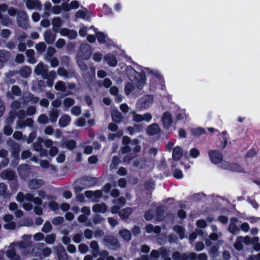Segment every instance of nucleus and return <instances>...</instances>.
Segmentation results:
<instances>
[{
  "label": "nucleus",
  "mask_w": 260,
  "mask_h": 260,
  "mask_svg": "<svg viewBox=\"0 0 260 260\" xmlns=\"http://www.w3.org/2000/svg\"><path fill=\"white\" fill-rule=\"evenodd\" d=\"M52 12L54 14H59L61 12V7L58 5H55L52 8Z\"/></svg>",
  "instance_id": "338daca9"
},
{
  "label": "nucleus",
  "mask_w": 260,
  "mask_h": 260,
  "mask_svg": "<svg viewBox=\"0 0 260 260\" xmlns=\"http://www.w3.org/2000/svg\"><path fill=\"white\" fill-rule=\"evenodd\" d=\"M174 230L179 235L180 239L184 238L185 230L182 227L179 225H176L174 227Z\"/></svg>",
  "instance_id": "e433bc0d"
},
{
  "label": "nucleus",
  "mask_w": 260,
  "mask_h": 260,
  "mask_svg": "<svg viewBox=\"0 0 260 260\" xmlns=\"http://www.w3.org/2000/svg\"><path fill=\"white\" fill-rule=\"evenodd\" d=\"M102 12L105 15H109L113 14V12L112 11V9L111 8H110L108 7V6L106 4H104L103 5V8H102Z\"/></svg>",
  "instance_id": "09e8293b"
},
{
  "label": "nucleus",
  "mask_w": 260,
  "mask_h": 260,
  "mask_svg": "<svg viewBox=\"0 0 260 260\" xmlns=\"http://www.w3.org/2000/svg\"><path fill=\"white\" fill-rule=\"evenodd\" d=\"M183 155V150L179 147L174 148L172 156L175 160H178Z\"/></svg>",
  "instance_id": "393cba45"
},
{
  "label": "nucleus",
  "mask_w": 260,
  "mask_h": 260,
  "mask_svg": "<svg viewBox=\"0 0 260 260\" xmlns=\"http://www.w3.org/2000/svg\"><path fill=\"white\" fill-rule=\"evenodd\" d=\"M145 229L147 233L154 232V233L158 234L160 232V228L159 226H153L152 224L146 225Z\"/></svg>",
  "instance_id": "c756f323"
},
{
  "label": "nucleus",
  "mask_w": 260,
  "mask_h": 260,
  "mask_svg": "<svg viewBox=\"0 0 260 260\" xmlns=\"http://www.w3.org/2000/svg\"><path fill=\"white\" fill-rule=\"evenodd\" d=\"M76 143L73 140H65L61 143L63 148H67L69 149H73L75 147Z\"/></svg>",
  "instance_id": "c85d7f7f"
},
{
  "label": "nucleus",
  "mask_w": 260,
  "mask_h": 260,
  "mask_svg": "<svg viewBox=\"0 0 260 260\" xmlns=\"http://www.w3.org/2000/svg\"><path fill=\"white\" fill-rule=\"evenodd\" d=\"M35 73L38 75H41L44 79L47 78V67L40 63L37 66Z\"/></svg>",
  "instance_id": "f8f14e48"
},
{
  "label": "nucleus",
  "mask_w": 260,
  "mask_h": 260,
  "mask_svg": "<svg viewBox=\"0 0 260 260\" xmlns=\"http://www.w3.org/2000/svg\"><path fill=\"white\" fill-rule=\"evenodd\" d=\"M79 250L82 253H85L88 250V247L85 244H81L79 246Z\"/></svg>",
  "instance_id": "0e129e2a"
},
{
  "label": "nucleus",
  "mask_w": 260,
  "mask_h": 260,
  "mask_svg": "<svg viewBox=\"0 0 260 260\" xmlns=\"http://www.w3.org/2000/svg\"><path fill=\"white\" fill-rule=\"evenodd\" d=\"M119 234L121 237L125 241H129L131 239V234L130 232L126 229H123L119 231Z\"/></svg>",
  "instance_id": "7c9ffc66"
},
{
  "label": "nucleus",
  "mask_w": 260,
  "mask_h": 260,
  "mask_svg": "<svg viewBox=\"0 0 260 260\" xmlns=\"http://www.w3.org/2000/svg\"><path fill=\"white\" fill-rule=\"evenodd\" d=\"M17 22L18 25L24 30H26L28 28V17L25 11H21L18 13Z\"/></svg>",
  "instance_id": "7ed1b4c3"
},
{
  "label": "nucleus",
  "mask_w": 260,
  "mask_h": 260,
  "mask_svg": "<svg viewBox=\"0 0 260 260\" xmlns=\"http://www.w3.org/2000/svg\"><path fill=\"white\" fill-rule=\"evenodd\" d=\"M250 239L248 236H245L244 237L238 236L234 244V247L237 250H240L243 247L242 243L247 244L250 242Z\"/></svg>",
  "instance_id": "9d476101"
},
{
  "label": "nucleus",
  "mask_w": 260,
  "mask_h": 260,
  "mask_svg": "<svg viewBox=\"0 0 260 260\" xmlns=\"http://www.w3.org/2000/svg\"><path fill=\"white\" fill-rule=\"evenodd\" d=\"M50 120L51 122H55L56 121L58 117V113L57 110H51L49 114Z\"/></svg>",
  "instance_id": "4c0bfd02"
},
{
  "label": "nucleus",
  "mask_w": 260,
  "mask_h": 260,
  "mask_svg": "<svg viewBox=\"0 0 260 260\" xmlns=\"http://www.w3.org/2000/svg\"><path fill=\"white\" fill-rule=\"evenodd\" d=\"M34 196L31 193L24 194L22 192H19L16 197V200L20 203L23 202L25 200L27 201H32Z\"/></svg>",
  "instance_id": "2eb2a0df"
},
{
  "label": "nucleus",
  "mask_w": 260,
  "mask_h": 260,
  "mask_svg": "<svg viewBox=\"0 0 260 260\" xmlns=\"http://www.w3.org/2000/svg\"><path fill=\"white\" fill-rule=\"evenodd\" d=\"M55 89L56 90L64 92L66 90L67 86L66 83L62 81H57L55 85Z\"/></svg>",
  "instance_id": "473e14b6"
},
{
  "label": "nucleus",
  "mask_w": 260,
  "mask_h": 260,
  "mask_svg": "<svg viewBox=\"0 0 260 260\" xmlns=\"http://www.w3.org/2000/svg\"><path fill=\"white\" fill-rule=\"evenodd\" d=\"M46 45L44 43L41 42V43L37 44L36 45L35 48L38 51L42 52L45 51V50L46 49Z\"/></svg>",
  "instance_id": "603ef678"
},
{
  "label": "nucleus",
  "mask_w": 260,
  "mask_h": 260,
  "mask_svg": "<svg viewBox=\"0 0 260 260\" xmlns=\"http://www.w3.org/2000/svg\"><path fill=\"white\" fill-rule=\"evenodd\" d=\"M107 210V207L104 203L96 204L92 207V211L96 213H102L106 212Z\"/></svg>",
  "instance_id": "4be33fe9"
},
{
  "label": "nucleus",
  "mask_w": 260,
  "mask_h": 260,
  "mask_svg": "<svg viewBox=\"0 0 260 260\" xmlns=\"http://www.w3.org/2000/svg\"><path fill=\"white\" fill-rule=\"evenodd\" d=\"M46 60H49L50 61L51 66L52 67H57L59 64L58 60L56 57H53L51 59H48L47 57L46 58Z\"/></svg>",
  "instance_id": "4d7b16f0"
},
{
  "label": "nucleus",
  "mask_w": 260,
  "mask_h": 260,
  "mask_svg": "<svg viewBox=\"0 0 260 260\" xmlns=\"http://www.w3.org/2000/svg\"><path fill=\"white\" fill-rule=\"evenodd\" d=\"M125 199L123 197H120L118 199L115 200L113 201V203L114 204H116V205H117L118 206L119 205V206L124 205L125 204Z\"/></svg>",
  "instance_id": "6e6d98bb"
},
{
  "label": "nucleus",
  "mask_w": 260,
  "mask_h": 260,
  "mask_svg": "<svg viewBox=\"0 0 260 260\" xmlns=\"http://www.w3.org/2000/svg\"><path fill=\"white\" fill-rule=\"evenodd\" d=\"M75 101L74 99L70 98H67L64 100L63 104L65 107L69 108L73 105Z\"/></svg>",
  "instance_id": "a18cd8bd"
},
{
  "label": "nucleus",
  "mask_w": 260,
  "mask_h": 260,
  "mask_svg": "<svg viewBox=\"0 0 260 260\" xmlns=\"http://www.w3.org/2000/svg\"><path fill=\"white\" fill-rule=\"evenodd\" d=\"M221 169L230 171H234L236 172H242V168L237 164H231L228 161H223L221 164L220 167Z\"/></svg>",
  "instance_id": "6e6552de"
},
{
  "label": "nucleus",
  "mask_w": 260,
  "mask_h": 260,
  "mask_svg": "<svg viewBox=\"0 0 260 260\" xmlns=\"http://www.w3.org/2000/svg\"><path fill=\"white\" fill-rule=\"evenodd\" d=\"M104 240L110 244L113 248L119 246L118 242L116 238L112 236H107L104 238Z\"/></svg>",
  "instance_id": "5701e85b"
},
{
  "label": "nucleus",
  "mask_w": 260,
  "mask_h": 260,
  "mask_svg": "<svg viewBox=\"0 0 260 260\" xmlns=\"http://www.w3.org/2000/svg\"><path fill=\"white\" fill-rule=\"evenodd\" d=\"M63 221H64V219L62 217L58 216V217H56L55 218H54L53 219V220L52 221V222L53 224L57 225L62 223Z\"/></svg>",
  "instance_id": "864d4df0"
},
{
  "label": "nucleus",
  "mask_w": 260,
  "mask_h": 260,
  "mask_svg": "<svg viewBox=\"0 0 260 260\" xmlns=\"http://www.w3.org/2000/svg\"><path fill=\"white\" fill-rule=\"evenodd\" d=\"M10 56L9 53L4 50H0V61L5 62L7 61Z\"/></svg>",
  "instance_id": "58836bf2"
},
{
  "label": "nucleus",
  "mask_w": 260,
  "mask_h": 260,
  "mask_svg": "<svg viewBox=\"0 0 260 260\" xmlns=\"http://www.w3.org/2000/svg\"><path fill=\"white\" fill-rule=\"evenodd\" d=\"M208 156L210 161L214 164H218L223 159L222 153L217 150H210L208 152Z\"/></svg>",
  "instance_id": "0eeeda50"
},
{
  "label": "nucleus",
  "mask_w": 260,
  "mask_h": 260,
  "mask_svg": "<svg viewBox=\"0 0 260 260\" xmlns=\"http://www.w3.org/2000/svg\"><path fill=\"white\" fill-rule=\"evenodd\" d=\"M83 59H80L77 57V61L80 69L83 71H85L87 69V65L83 61Z\"/></svg>",
  "instance_id": "de8ad7c7"
},
{
  "label": "nucleus",
  "mask_w": 260,
  "mask_h": 260,
  "mask_svg": "<svg viewBox=\"0 0 260 260\" xmlns=\"http://www.w3.org/2000/svg\"><path fill=\"white\" fill-rule=\"evenodd\" d=\"M205 133V129L201 127H198V128H193V129H191V134L193 136H196V137H199Z\"/></svg>",
  "instance_id": "a19ab883"
},
{
  "label": "nucleus",
  "mask_w": 260,
  "mask_h": 260,
  "mask_svg": "<svg viewBox=\"0 0 260 260\" xmlns=\"http://www.w3.org/2000/svg\"><path fill=\"white\" fill-rule=\"evenodd\" d=\"M190 155L192 158H196L200 155V151L196 148H192L190 150Z\"/></svg>",
  "instance_id": "680f3d73"
},
{
  "label": "nucleus",
  "mask_w": 260,
  "mask_h": 260,
  "mask_svg": "<svg viewBox=\"0 0 260 260\" xmlns=\"http://www.w3.org/2000/svg\"><path fill=\"white\" fill-rule=\"evenodd\" d=\"M44 38L48 43H52L55 38L54 34H44Z\"/></svg>",
  "instance_id": "79ce46f5"
},
{
  "label": "nucleus",
  "mask_w": 260,
  "mask_h": 260,
  "mask_svg": "<svg viewBox=\"0 0 260 260\" xmlns=\"http://www.w3.org/2000/svg\"><path fill=\"white\" fill-rule=\"evenodd\" d=\"M86 13L82 10H78L75 14V17L77 18L84 19L86 17Z\"/></svg>",
  "instance_id": "13d9d810"
},
{
  "label": "nucleus",
  "mask_w": 260,
  "mask_h": 260,
  "mask_svg": "<svg viewBox=\"0 0 260 260\" xmlns=\"http://www.w3.org/2000/svg\"><path fill=\"white\" fill-rule=\"evenodd\" d=\"M48 118L45 114L41 115L38 119V122L43 124H46L48 122Z\"/></svg>",
  "instance_id": "8fccbe9b"
},
{
  "label": "nucleus",
  "mask_w": 260,
  "mask_h": 260,
  "mask_svg": "<svg viewBox=\"0 0 260 260\" xmlns=\"http://www.w3.org/2000/svg\"><path fill=\"white\" fill-rule=\"evenodd\" d=\"M120 159L117 156H114L112 159V163L110 166V169L111 170L116 169L117 166L120 164Z\"/></svg>",
  "instance_id": "c03bdc74"
},
{
  "label": "nucleus",
  "mask_w": 260,
  "mask_h": 260,
  "mask_svg": "<svg viewBox=\"0 0 260 260\" xmlns=\"http://www.w3.org/2000/svg\"><path fill=\"white\" fill-rule=\"evenodd\" d=\"M8 10V5L6 4H0V20L1 23L4 26H9L12 23L11 19L7 16H4L2 12H5Z\"/></svg>",
  "instance_id": "423d86ee"
},
{
  "label": "nucleus",
  "mask_w": 260,
  "mask_h": 260,
  "mask_svg": "<svg viewBox=\"0 0 260 260\" xmlns=\"http://www.w3.org/2000/svg\"><path fill=\"white\" fill-rule=\"evenodd\" d=\"M112 120L117 123L121 122L122 117L120 113L117 110H113L111 111Z\"/></svg>",
  "instance_id": "bb28decb"
},
{
  "label": "nucleus",
  "mask_w": 260,
  "mask_h": 260,
  "mask_svg": "<svg viewBox=\"0 0 260 260\" xmlns=\"http://www.w3.org/2000/svg\"><path fill=\"white\" fill-rule=\"evenodd\" d=\"M18 173L24 179L29 173V167L27 165H21L19 166Z\"/></svg>",
  "instance_id": "a878e982"
},
{
  "label": "nucleus",
  "mask_w": 260,
  "mask_h": 260,
  "mask_svg": "<svg viewBox=\"0 0 260 260\" xmlns=\"http://www.w3.org/2000/svg\"><path fill=\"white\" fill-rule=\"evenodd\" d=\"M143 121H145L147 122H150L152 119V115L150 113H146L142 115Z\"/></svg>",
  "instance_id": "774afa93"
},
{
  "label": "nucleus",
  "mask_w": 260,
  "mask_h": 260,
  "mask_svg": "<svg viewBox=\"0 0 260 260\" xmlns=\"http://www.w3.org/2000/svg\"><path fill=\"white\" fill-rule=\"evenodd\" d=\"M130 114H132V119L134 121L140 122L143 121L142 115L137 114L135 111H132Z\"/></svg>",
  "instance_id": "ea45409f"
},
{
  "label": "nucleus",
  "mask_w": 260,
  "mask_h": 260,
  "mask_svg": "<svg viewBox=\"0 0 260 260\" xmlns=\"http://www.w3.org/2000/svg\"><path fill=\"white\" fill-rule=\"evenodd\" d=\"M238 221V219L235 217H233L230 219V223L229 225V231L233 234H238L240 231L238 226L235 223Z\"/></svg>",
  "instance_id": "dca6fc26"
},
{
  "label": "nucleus",
  "mask_w": 260,
  "mask_h": 260,
  "mask_svg": "<svg viewBox=\"0 0 260 260\" xmlns=\"http://www.w3.org/2000/svg\"><path fill=\"white\" fill-rule=\"evenodd\" d=\"M132 212V209L131 208H126L121 210L119 215L122 218H127Z\"/></svg>",
  "instance_id": "2f4dec72"
},
{
  "label": "nucleus",
  "mask_w": 260,
  "mask_h": 260,
  "mask_svg": "<svg viewBox=\"0 0 260 260\" xmlns=\"http://www.w3.org/2000/svg\"><path fill=\"white\" fill-rule=\"evenodd\" d=\"M52 229V225L49 222H46L43 225L42 231L46 233H49Z\"/></svg>",
  "instance_id": "3c124183"
},
{
  "label": "nucleus",
  "mask_w": 260,
  "mask_h": 260,
  "mask_svg": "<svg viewBox=\"0 0 260 260\" xmlns=\"http://www.w3.org/2000/svg\"><path fill=\"white\" fill-rule=\"evenodd\" d=\"M16 225L14 222H8L4 224V227L7 230H14L16 228Z\"/></svg>",
  "instance_id": "bf43d9fd"
},
{
  "label": "nucleus",
  "mask_w": 260,
  "mask_h": 260,
  "mask_svg": "<svg viewBox=\"0 0 260 260\" xmlns=\"http://www.w3.org/2000/svg\"><path fill=\"white\" fill-rule=\"evenodd\" d=\"M68 2H63L61 5V10H63L64 12H69L71 10V6L70 4L68 3Z\"/></svg>",
  "instance_id": "5fc2aeb1"
},
{
  "label": "nucleus",
  "mask_w": 260,
  "mask_h": 260,
  "mask_svg": "<svg viewBox=\"0 0 260 260\" xmlns=\"http://www.w3.org/2000/svg\"><path fill=\"white\" fill-rule=\"evenodd\" d=\"M91 49L88 44H82L80 50L78 53L77 57L84 60L88 59L91 56Z\"/></svg>",
  "instance_id": "39448f33"
},
{
  "label": "nucleus",
  "mask_w": 260,
  "mask_h": 260,
  "mask_svg": "<svg viewBox=\"0 0 260 260\" xmlns=\"http://www.w3.org/2000/svg\"><path fill=\"white\" fill-rule=\"evenodd\" d=\"M71 117L67 115H64L59 119V125L60 127H64L68 125L71 122Z\"/></svg>",
  "instance_id": "b1692460"
},
{
  "label": "nucleus",
  "mask_w": 260,
  "mask_h": 260,
  "mask_svg": "<svg viewBox=\"0 0 260 260\" xmlns=\"http://www.w3.org/2000/svg\"><path fill=\"white\" fill-rule=\"evenodd\" d=\"M160 131V128L156 123H153L147 128V133L151 136L158 134Z\"/></svg>",
  "instance_id": "6ab92c4d"
},
{
  "label": "nucleus",
  "mask_w": 260,
  "mask_h": 260,
  "mask_svg": "<svg viewBox=\"0 0 260 260\" xmlns=\"http://www.w3.org/2000/svg\"><path fill=\"white\" fill-rule=\"evenodd\" d=\"M44 184V181L41 179H32L28 183V187L30 189H37L40 188Z\"/></svg>",
  "instance_id": "f3484780"
},
{
  "label": "nucleus",
  "mask_w": 260,
  "mask_h": 260,
  "mask_svg": "<svg viewBox=\"0 0 260 260\" xmlns=\"http://www.w3.org/2000/svg\"><path fill=\"white\" fill-rule=\"evenodd\" d=\"M161 121L164 126L166 128H169L172 123V117L171 114L168 112H165L162 115Z\"/></svg>",
  "instance_id": "4468645a"
},
{
  "label": "nucleus",
  "mask_w": 260,
  "mask_h": 260,
  "mask_svg": "<svg viewBox=\"0 0 260 260\" xmlns=\"http://www.w3.org/2000/svg\"><path fill=\"white\" fill-rule=\"evenodd\" d=\"M92 29L94 32H102L101 31H99L98 28H95L94 26H91L88 27L87 26L83 25L78 32H87L89 30Z\"/></svg>",
  "instance_id": "f704fd0d"
},
{
  "label": "nucleus",
  "mask_w": 260,
  "mask_h": 260,
  "mask_svg": "<svg viewBox=\"0 0 260 260\" xmlns=\"http://www.w3.org/2000/svg\"><path fill=\"white\" fill-rule=\"evenodd\" d=\"M90 248L92 250V255L94 257H96L99 252V246L98 242L95 241H92L90 244Z\"/></svg>",
  "instance_id": "cd10ccee"
},
{
  "label": "nucleus",
  "mask_w": 260,
  "mask_h": 260,
  "mask_svg": "<svg viewBox=\"0 0 260 260\" xmlns=\"http://www.w3.org/2000/svg\"><path fill=\"white\" fill-rule=\"evenodd\" d=\"M107 63L112 67H115L117 63V60L114 55L110 54H107L104 57Z\"/></svg>",
  "instance_id": "aec40b11"
},
{
  "label": "nucleus",
  "mask_w": 260,
  "mask_h": 260,
  "mask_svg": "<svg viewBox=\"0 0 260 260\" xmlns=\"http://www.w3.org/2000/svg\"><path fill=\"white\" fill-rule=\"evenodd\" d=\"M43 142V139L39 137L37 142L33 144V149L34 150L39 152L41 156H46L47 155V150L43 148L42 143Z\"/></svg>",
  "instance_id": "1a4fd4ad"
},
{
  "label": "nucleus",
  "mask_w": 260,
  "mask_h": 260,
  "mask_svg": "<svg viewBox=\"0 0 260 260\" xmlns=\"http://www.w3.org/2000/svg\"><path fill=\"white\" fill-rule=\"evenodd\" d=\"M251 241L253 245L254 249L256 251H258L260 249V246L258 244L259 238L258 237H254L252 238Z\"/></svg>",
  "instance_id": "37998d69"
},
{
  "label": "nucleus",
  "mask_w": 260,
  "mask_h": 260,
  "mask_svg": "<svg viewBox=\"0 0 260 260\" xmlns=\"http://www.w3.org/2000/svg\"><path fill=\"white\" fill-rule=\"evenodd\" d=\"M71 112L73 114L78 116L81 113L80 107L78 106H75L72 109Z\"/></svg>",
  "instance_id": "69168bd1"
},
{
  "label": "nucleus",
  "mask_w": 260,
  "mask_h": 260,
  "mask_svg": "<svg viewBox=\"0 0 260 260\" xmlns=\"http://www.w3.org/2000/svg\"><path fill=\"white\" fill-rule=\"evenodd\" d=\"M173 176L177 179H182L183 175L181 170L176 169L173 173Z\"/></svg>",
  "instance_id": "052dcab7"
},
{
  "label": "nucleus",
  "mask_w": 260,
  "mask_h": 260,
  "mask_svg": "<svg viewBox=\"0 0 260 260\" xmlns=\"http://www.w3.org/2000/svg\"><path fill=\"white\" fill-rule=\"evenodd\" d=\"M8 145L11 147L12 155L14 157L18 156L20 152V146L15 143L13 140L9 139L7 141Z\"/></svg>",
  "instance_id": "9b49d317"
},
{
  "label": "nucleus",
  "mask_w": 260,
  "mask_h": 260,
  "mask_svg": "<svg viewBox=\"0 0 260 260\" xmlns=\"http://www.w3.org/2000/svg\"><path fill=\"white\" fill-rule=\"evenodd\" d=\"M57 74L61 76L68 77V72L66 69L63 68H59L57 70Z\"/></svg>",
  "instance_id": "e2e57ef3"
},
{
  "label": "nucleus",
  "mask_w": 260,
  "mask_h": 260,
  "mask_svg": "<svg viewBox=\"0 0 260 260\" xmlns=\"http://www.w3.org/2000/svg\"><path fill=\"white\" fill-rule=\"evenodd\" d=\"M153 98L150 95H146L141 97L137 102V109L143 110L149 108L153 104Z\"/></svg>",
  "instance_id": "f03ea898"
},
{
  "label": "nucleus",
  "mask_w": 260,
  "mask_h": 260,
  "mask_svg": "<svg viewBox=\"0 0 260 260\" xmlns=\"http://www.w3.org/2000/svg\"><path fill=\"white\" fill-rule=\"evenodd\" d=\"M1 177L3 179H8L9 180H12L14 179V173L9 170H5L1 173Z\"/></svg>",
  "instance_id": "412c9836"
},
{
  "label": "nucleus",
  "mask_w": 260,
  "mask_h": 260,
  "mask_svg": "<svg viewBox=\"0 0 260 260\" xmlns=\"http://www.w3.org/2000/svg\"><path fill=\"white\" fill-rule=\"evenodd\" d=\"M133 84L128 83L125 86V92L126 94H129L134 89V85H136L139 89H142L144 85L145 84V77L137 73L134 80H132Z\"/></svg>",
  "instance_id": "f257e3e1"
},
{
  "label": "nucleus",
  "mask_w": 260,
  "mask_h": 260,
  "mask_svg": "<svg viewBox=\"0 0 260 260\" xmlns=\"http://www.w3.org/2000/svg\"><path fill=\"white\" fill-rule=\"evenodd\" d=\"M26 6L29 10L35 9L41 10L42 8V4L39 0H27Z\"/></svg>",
  "instance_id": "ddd939ff"
},
{
  "label": "nucleus",
  "mask_w": 260,
  "mask_h": 260,
  "mask_svg": "<svg viewBox=\"0 0 260 260\" xmlns=\"http://www.w3.org/2000/svg\"><path fill=\"white\" fill-rule=\"evenodd\" d=\"M196 257V255L194 253H189L188 254L182 253L180 255L179 260H188V259H194Z\"/></svg>",
  "instance_id": "c9c22d12"
},
{
  "label": "nucleus",
  "mask_w": 260,
  "mask_h": 260,
  "mask_svg": "<svg viewBox=\"0 0 260 260\" xmlns=\"http://www.w3.org/2000/svg\"><path fill=\"white\" fill-rule=\"evenodd\" d=\"M23 242L12 244L9 246V250L7 252V256L11 260H20V256L16 254L15 247H23Z\"/></svg>",
  "instance_id": "20e7f679"
},
{
  "label": "nucleus",
  "mask_w": 260,
  "mask_h": 260,
  "mask_svg": "<svg viewBox=\"0 0 260 260\" xmlns=\"http://www.w3.org/2000/svg\"><path fill=\"white\" fill-rule=\"evenodd\" d=\"M56 236L54 234H51L47 235L45 239V241L47 243L49 244H53L55 240Z\"/></svg>",
  "instance_id": "49530a36"
},
{
  "label": "nucleus",
  "mask_w": 260,
  "mask_h": 260,
  "mask_svg": "<svg viewBox=\"0 0 260 260\" xmlns=\"http://www.w3.org/2000/svg\"><path fill=\"white\" fill-rule=\"evenodd\" d=\"M62 21L59 17H54L52 20V28L54 32H58L62 25Z\"/></svg>",
  "instance_id": "a211bd4d"
},
{
  "label": "nucleus",
  "mask_w": 260,
  "mask_h": 260,
  "mask_svg": "<svg viewBox=\"0 0 260 260\" xmlns=\"http://www.w3.org/2000/svg\"><path fill=\"white\" fill-rule=\"evenodd\" d=\"M31 73V70L29 67H25L20 71V75L24 78L28 77Z\"/></svg>",
  "instance_id": "72a5a7b5"
}]
</instances>
